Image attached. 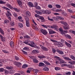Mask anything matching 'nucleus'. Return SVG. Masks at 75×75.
I'll return each mask as SVG.
<instances>
[{"label": "nucleus", "instance_id": "ea45409f", "mask_svg": "<svg viewBox=\"0 0 75 75\" xmlns=\"http://www.w3.org/2000/svg\"><path fill=\"white\" fill-rule=\"evenodd\" d=\"M4 23L5 24H6V23H9V20H4Z\"/></svg>", "mask_w": 75, "mask_h": 75}, {"label": "nucleus", "instance_id": "0eeeda50", "mask_svg": "<svg viewBox=\"0 0 75 75\" xmlns=\"http://www.w3.org/2000/svg\"><path fill=\"white\" fill-rule=\"evenodd\" d=\"M63 23L65 26H63L64 30H68V27H66V26L68 25V23L65 22H63Z\"/></svg>", "mask_w": 75, "mask_h": 75}, {"label": "nucleus", "instance_id": "393cba45", "mask_svg": "<svg viewBox=\"0 0 75 75\" xmlns=\"http://www.w3.org/2000/svg\"><path fill=\"white\" fill-rule=\"evenodd\" d=\"M39 64L38 65L39 66H40V67H42V66H44L45 64L42 62H40L39 63Z\"/></svg>", "mask_w": 75, "mask_h": 75}, {"label": "nucleus", "instance_id": "680f3d73", "mask_svg": "<svg viewBox=\"0 0 75 75\" xmlns=\"http://www.w3.org/2000/svg\"><path fill=\"white\" fill-rule=\"evenodd\" d=\"M67 67L70 68H72V65L70 64H69L67 65Z\"/></svg>", "mask_w": 75, "mask_h": 75}, {"label": "nucleus", "instance_id": "2eb2a0df", "mask_svg": "<svg viewBox=\"0 0 75 75\" xmlns=\"http://www.w3.org/2000/svg\"><path fill=\"white\" fill-rule=\"evenodd\" d=\"M49 34H55V33H56V32H55V31L53 30H52L49 31Z\"/></svg>", "mask_w": 75, "mask_h": 75}, {"label": "nucleus", "instance_id": "b1692460", "mask_svg": "<svg viewBox=\"0 0 75 75\" xmlns=\"http://www.w3.org/2000/svg\"><path fill=\"white\" fill-rule=\"evenodd\" d=\"M64 59L67 61H71V59L68 57H64Z\"/></svg>", "mask_w": 75, "mask_h": 75}, {"label": "nucleus", "instance_id": "69168bd1", "mask_svg": "<svg viewBox=\"0 0 75 75\" xmlns=\"http://www.w3.org/2000/svg\"><path fill=\"white\" fill-rule=\"evenodd\" d=\"M50 40L51 41L53 42H54V43H55V42H57V41H56V40H54L52 39H50Z\"/></svg>", "mask_w": 75, "mask_h": 75}, {"label": "nucleus", "instance_id": "49530a36", "mask_svg": "<svg viewBox=\"0 0 75 75\" xmlns=\"http://www.w3.org/2000/svg\"><path fill=\"white\" fill-rule=\"evenodd\" d=\"M31 71V69H30L29 68L28 70H27L26 71V72L27 73H28L29 74H30V71Z\"/></svg>", "mask_w": 75, "mask_h": 75}, {"label": "nucleus", "instance_id": "338daca9", "mask_svg": "<svg viewBox=\"0 0 75 75\" xmlns=\"http://www.w3.org/2000/svg\"><path fill=\"white\" fill-rule=\"evenodd\" d=\"M48 7L49 8H52V5H48Z\"/></svg>", "mask_w": 75, "mask_h": 75}, {"label": "nucleus", "instance_id": "dca6fc26", "mask_svg": "<svg viewBox=\"0 0 75 75\" xmlns=\"http://www.w3.org/2000/svg\"><path fill=\"white\" fill-rule=\"evenodd\" d=\"M65 43L68 47H69V48H70V47H71V44H69L68 43H67V42H65Z\"/></svg>", "mask_w": 75, "mask_h": 75}, {"label": "nucleus", "instance_id": "72a5a7b5", "mask_svg": "<svg viewBox=\"0 0 75 75\" xmlns=\"http://www.w3.org/2000/svg\"><path fill=\"white\" fill-rule=\"evenodd\" d=\"M13 9H14V10L15 11H16L17 12H19V11H20V10H19L17 8H13Z\"/></svg>", "mask_w": 75, "mask_h": 75}, {"label": "nucleus", "instance_id": "e2e57ef3", "mask_svg": "<svg viewBox=\"0 0 75 75\" xmlns=\"http://www.w3.org/2000/svg\"><path fill=\"white\" fill-rule=\"evenodd\" d=\"M23 50L26 51V50H28V47H25L23 49Z\"/></svg>", "mask_w": 75, "mask_h": 75}, {"label": "nucleus", "instance_id": "423d86ee", "mask_svg": "<svg viewBox=\"0 0 75 75\" xmlns=\"http://www.w3.org/2000/svg\"><path fill=\"white\" fill-rule=\"evenodd\" d=\"M40 31L41 32V33H42V34H44V35H46L47 34V31H46V30L42 29H41L40 30Z\"/></svg>", "mask_w": 75, "mask_h": 75}, {"label": "nucleus", "instance_id": "37998d69", "mask_svg": "<svg viewBox=\"0 0 75 75\" xmlns=\"http://www.w3.org/2000/svg\"><path fill=\"white\" fill-rule=\"evenodd\" d=\"M6 3V2H4V1L2 0L0 1V4H4Z\"/></svg>", "mask_w": 75, "mask_h": 75}, {"label": "nucleus", "instance_id": "6e6d98bb", "mask_svg": "<svg viewBox=\"0 0 75 75\" xmlns=\"http://www.w3.org/2000/svg\"><path fill=\"white\" fill-rule=\"evenodd\" d=\"M4 71V69L3 68L0 69V72H3Z\"/></svg>", "mask_w": 75, "mask_h": 75}, {"label": "nucleus", "instance_id": "39448f33", "mask_svg": "<svg viewBox=\"0 0 75 75\" xmlns=\"http://www.w3.org/2000/svg\"><path fill=\"white\" fill-rule=\"evenodd\" d=\"M50 26L51 28H54L55 30H58V27L56 25H54L52 26L50 25Z\"/></svg>", "mask_w": 75, "mask_h": 75}, {"label": "nucleus", "instance_id": "c85d7f7f", "mask_svg": "<svg viewBox=\"0 0 75 75\" xmlns=\"http://www.w3.org/2000/svg\"><path fill=\"white\" fill-rule=\"evenodd\" d=\"M27 67H28V65L26 64H23L22 67V68H26Z\"/></svg>", "mask_w": 75, "mask_h": 75}, {"label": "nucleus", "instance_id": "aec40b11", "mask_svg": "<svg viewBox=\"0 0 75 75\" xmlns=\"http://www.w3.org/2000/svg\"><path fill=\"white\" fill-rule=\"evenodd\" d=\"M43 62L46 65H50L51 64L48 62H47L46 61H43Z\"/></svg>", "mask_w": 75, "mask_h": 75}, {"label": "nucleus", "instance_id": "58836bf2", "mask_svg": "<svg viewBox=\"0 0 75 75\" xmlns=\"http://www.w3.org/2000/svg\"><path fill=\"white\" fill-rule=\"evenodd\" d=\"M9 72V74H14V71L12 70H10Z\"/></svg>", "mask_w": 75, "mask_h": 75}, {"label": "nucleus", "instance_id": "7ed1b4c3", "mask_svg": "<svg viewBox=\"0 0 75 75\" xmlns=\"http://www.w3.org/2000/svg\"><path fill=\"white\" fill-rule=\"evenodd\" d=\"M54 44L58 46L59 47H63L64 45L62 44L61 42H57L55 43H54Z\"/></svg>", "mask_w": 75, "mask_h": 75}, {"label": "nucleus", "instance_id": "9d476101", "mask_svg": "<svg viewBox=\"0 0 75 75\" xmlns=\"http://www.w3.org/2000/svg\"><path fill=\"white\" fill-rule=\"evenodd\" d=\"M17 1L20 7L22 8V7H23V6H22V2H21V1L19 0H17Z\"/></svg>", "mask_w": 75, "mask_h": 75}, {"label": "nucleus", "instance_id": "6e6552de", "mask_svg": "<svg viewBox=\"0 0 75 75\" xmlns=\"http://www.w3.org/2000/svg\"><path fill=\"white\" fill-rule=\"evenodd\" d=\"M28 4L30 7H34L33 4L32 3V2H29L28 3Z\"/></svg>", "mask_w": 75, "mask_h": 75}, {"label": "nucleus", "instance_id": "c03bdc74", "mask_svg": "<svg viewBox=\"0 0 75 75\" xmlns=\"http://www.w3.org/2000/svg\"><path fill=\"white\" fill-rule=\"evenodd\" d=\"M42 26L43 27H44V28H48V26L45 25H42Z\"/></svg>", "mask_w": 75, "mask_h": 75}, {"label": "nucleus", "instance_id": "20e7f679", "mask_svg": "<svg viewBox=\"0 0 75 75\" xmlns=\"http://www.w3.org/2000/svg\"><path fill=\"white\" fill-rule=\"evenodd\" d=\"M7 12L8 14H6V16H7V17L8 18V19H9L10 20H11V17H10V15L11 16V13H10V11H7Z\"/></svg>", "mask_w": 75, "mask_h": 75}, {"label": "nucleus", "instance_id": "a18cd8bd", "mask_svg": "<svg viewBox=\"0 0 75 75\" xmlns=\"http://www.w3.org/2000/svg\"><path fill=\"white\" fill-rule=\"evenodd\" d=\"M43 70L44 71H47L49 70V69L47 67H45L43 68Z\"/></svg>", "mask_w": 75, "mask_h": 75}, {"label": "nucleus", "instance_id": "7c9ffc66", "mask_svg": "<svg viewBox=\"0 0 75 75\" xmlns=\"http://www.w3.org/2000/svg\"><path fill=\"white\" fill-rule=\"evenodd\" d=\"M69 63L71 65H74L75 64V62L74 61L69 62Z\"/></svg>", "mask_w": 75, "mask_h": 75}, {"label": "nucleus", "instance_id": "5701e85b", "mask_svg": "<svg viewBox=\"0 0 75 75\" xmlns=\"http://www.w3.org/2000/svg\"><path fill=\"white\" fill-rule=\"evenodd\" d=\"M6 68L8 69H12L13 68V67L12 66L8 67L7 66L6 67Z\"/></svg>", "mask_w": 75, "mask_h": 75}, {"label": "nucleus", "instance_id": "774afa93", "mask_svg": "<svg viewBox=\"0 0 75 75\" xmlns=\"http://www.w3.org/2000/svg\"><path fill=\"white\" fill-rule=\"evenodd\" d=\"M71 33L74 35H75V31L74 30H71Z\"/></svg>", "mask_w": 75, "mask_h": 75}, {"label": "nucleus", "instance_id": "0e129e2a", "mask_svg": "<svg viewBox=\"0 0 75 75\" xmlns=\"http://www.w3.org/2000/svg\"><path fill=\"white\" fill-rule=\"evenodd\" d=\"M54 58H56V59H58V60H60V58L59 57H58L57 56H55L54 57Z\"/></svg>", "mask_w": 75, "mask_h": 75}, {"label": "nucleus", "instance_id": "bb28decb", "mask_svg": "<svg viewBox=\"0 0 75 75\" xmlns=\"http://www.w3.org/2000/svg\"><path fill=\"white\" fill-rule=\"evenodd\" d=\"M33 71H34V73H35V75H37V73L38 72V70L37 69L34 70Z\"/></svg>", "mask_w": 75, "mask_h": 75}, {"label": "nucleus", "instance_id": "473e14b6", "mask_svg": "<svg viewBox=\"0 0 75 75\" xmlns=\"http://www.w3.org/2000/svg\"><path fill=\"white\" fill-rule=\"evenodd\" d=\"M0 33H1V34H2V35H3L4 34V31H3V30L1 28H0Z\"/></svg>", "mask_w": 75, "mask_h": 75}, {"label": "nucleus", "instance_id": "a19ab883", "mask_svg": "<svg viewBox=\"0 0 75 75\" xmlns=\"http://www.w3.org/2000/svg\"><path fill=\"white\" fill-rule=\"evenodd\" d=\"M70 58L73 59V60H75V57L73 55H71Z\"/></svg>", "mask_w": 75, "mask_h": 75}, {"label": "nucleus", "instance_id": "4c0bfd02", "mask_svg": "<svg viewBox=\"0 0 75 75\" xmlns=\"http://www.w3.org/2000/svg\"><path fill=\"white\" fill-rule=\"evenodd\" d=\"M50 11H49L48 10H46V14H50Z\"/></svg>", "mask_w": 75, "mask_h": 75}, {"label": "nucleus", "instance_id": "603ef678", "mask_svg": "<svg viewBox=\"0 0 75 75\" xmlns=\"http://www.w3.org/2000/svg\"><path fill=\"white\" fill-rule=\"evenodd\" d=\"M13 16H14V17H17V13H14L13 14Z\"/></svg>", "mask_w": 75, "mask_h": 75}, {"label": "nucleus", "instance_id": "79ce46f5", "mask_svg": "<svg viewBox=\"0 0 75 75\" xmlns=\"http://www.w3.org/2000/svg\"><path fill=\"white\" fill-rule=\"evenodd\" d=\"M62 13L63 16H67V14L64 12H62Z\"/></svg>", "mask_w": 75, "mask_h": 75}, {"label": "nucleus", "instance_id": "4be33fe9", "mask_svg": "<svg viewBox=\"0 0 75 75\" xmlns=\"http://www.w3.org/2000/svg\"><path fill=\"white\" fill-rule=\"evenodd\" d=\"M59 63H60V64H63L64 63H65L64 61L62 60H61L60 59L59 60Z\"/></svg>", "mask_w": 75, "mask_h": 75}, {"label": "nucleus", "instance_id": "4468645a", "mask_svg": "<svg viewBox=\"0 0 75 75\" xmlns=\"http://www.w3.org/2000/svg\"><path fill=\"white\" fill-rule=\"evenodd\" d=\"M18 27L19 28H22L23 27V25L21 23H18Z\"/></svg>", "mask_w": 75, "mask_h": 75}, {"label": "nucleus", "instance_id": "e433bc0d", "mask_svg": "<svg viewBox=\"0 0 75 75\" xmlns=\"http://www.w3.org/2000/svg\"><path fill=\"white\" fill-rule=\"evenodd\" d=\"M56 8H60L61 7V6L58 4H57L56 5Z\"/></svg>", "mask_w": 75, "mask_h": 75}, {"label": "nucleus", "instance_id": "4d7b16f0", "mask_svg": "<svg viewBox=\"0 0 75 75\" xmlns=\"http://www.w3.org/2000/svg\"><path fill=\"white\" fill-rule=\"evenodd\" d=\"M52 51L53 53H55L56 52V50L54 48H53L52 49Z\"/></svg>", "mask_w": 75, "mask_h": 75}, {"label": "nucleus", "instance_id": "f257e3e1", "mask_svg": "<svg viewBox=\"0 0 75 75\" xmlns=\"http://www.w3.org/2000/svg\"><path fill=\"white\" fill-rule=\"evenodd\" d=\"M26 16H25V18L26 21V24L27 27L30 26V19L28 17L31 16V13L29 11H27L25 13Z\"/></svg>", "mask_w": 75, "mask_h": 75}, {"label": "nucleus", "instance_id": "c9c22d12", "mask_svg": "<svg viewBox=\"0 0 75 75\" xmlns=\"http://www.w3.org/2000/svg\"><path fill=\"white\" fill-rule=\"evenodd\" d=\"M33 61L35 63H38V61L35 59H33Z\"/></svg>", "mask_w": 75, "mask_h": 75}, {"label": "nucleus", "instance_id": "f03ea898", "mask_svg": "<svg viewBox=\"0 0 75 75\" xmlns=\"http://www.w3.org/2000/svg\"><path fill=\"white\" fill-rule=\"evenodd\" d=\"M23 42V43H24V44H27V45H30V46L32 47H35V45L34 44V42H31L30 44L28 43V40H26L25 42Z\"/></svg>", "mask_w": 75, "mask_h": 75}, {"label": "nucleus", "instance_id": "2f4dec72", "mask_svg": "<svg viewBox=\"0 0 75 75\" xmlns=\"http://www.w3.org/2000/svg\"><path fill=\"white\" fill-rule=\"evenodd\" d=\"M38 58H40V59H42V58H45V57L43 55L38 56Z\"/></svg>", "mask_w": 75, "mask_h": 75}, {"label": "nucleus", "instance_id": "a211bd4d", "mask_svg": "<svg viewBox=\"0 0 75 75\" xmlns=\"http://www.w3.org/2000/svg\"><path fill=\"white\" fill-rule=\"evenodd\" d=\"M41 48L42 50H43L44 51H48V49L45 47H44V46H42Z\"/></svg>", "mask_w": 75, "mask_h": 75}, {"label": "nucleus", "instance_id": "052dcab7", "mask_svg": "<svg viewBox=\"0 0 75 75\" xmlns=\"http://www.w3.org/2000/svg\"><path fill=\"white\" fill-rule=\"evenodd\" d=\"M62 10L61 9H57L55 11L56 12H59V11H62Z\"/></svg>", "mask_w": 75, "mask_h": 75}, {"label": "nucleus", "instance_id": "09e8293b", "mask_svg": "<svg viewBox=\"0 0 75 75\" xmlns=\"http://www.w3.org/2000/svg\"><path fill=\"white\" fill-rule=\"evenodd\" d=\"M22 51L23 52L24 54H25L26 55H27V52H25L24 51H23L22 50Z\"/></svg>", "mask_w": 75, "mask_h": 75}, {"label": "nucleus", "instance_id": "ddd939ff", "mask_svg": "<svg viewBox=\"0 0 75 75\" xmlns=\"http://www.w3.org/2000/svg\"><path fill=\"white\" fill-rule=\"evenodd\" d=\"M57 18L60 20H64V18L61 16H57Z\"/></svg>", "mask_w": 75, "mask_h": 75}, {"label": "nucleus", "instance_id": "13d9d810", "mask_svg": "<svg viewBox=\"0 0 75 75\" xmlns=\"http://www.w3.org/2000/svg\"><path fill=\"white\" fill-rule=\"evenodd\" d=\"M21 63L20 62H18L17 66H18V67H19V66H21Z\"/></svg>", "mask_w": 75, "mask_h": 75}, {"label": "nucleus", "instance_id": "412c9836", "mask_svg": "<svg viewBox=\"0 0 75 75\" xmlns=\"http://www.w3.org/2000/svg\"><path fill=\"white\" fill-rule=\"evenodd\" d=\"M65 37L66 38H68L70 39L71 38V37L70 36V35H69L68 34H65L64 35Z\"/></svg>", "mask_w": 75, "mask_h": 75}, {"label": "nucleus", "instance_id": "de8ad7c7", "mask_svg": "<svg viewBox=\"0 0 75 75\" xmlns=\"http://www.w3.org/2000/svg\"><path fill=\"white\" fill-rule=\"evenodd\" d=\"M24 37L25 38H30V36L27 35L24 36Z\"/></svg>", "mask_w": 75, "mask_h": 75}, {"label": "nucleus", "instance_id": "9b49d317", "mask_svg": "<svg viewBox=\"0 0 75 75\" xmlns=\"http://www.w3.org/2000/svg\"><path fill=\"white\" fill-rule=\"evenodd\" d=\"M39 18L41 20V22H44L45 21V19H44V18L42 16H40Z\"/></svg>", "mask_w": 75, "mask_h": 75}, {"label": "nucleus", "instance_id": "f8f14e48", "mask_svg": "<svg viewBox=\"0 0 75 75\" xmlns=\"http://www.w3.org/2000/svg\"><path fill=\"white\" fill-rule=\"evenodd\" d=\"M10 45L11 47H14V42L11 41H11L10 42Z\"/></svg>", "mask_w": 75, "mask_h": 75}, {"label": "nucleus", "instance_id": "5fc2aeb1", "mask_svg": "<svg viewBox=\"0 0 75 75\" xmlns=\"http://www.w3.org/2000/svg\"><path fill=\"white\" fill-rule=\"evenodd\" d=\"M47 18L49 20H50V21H54L53 20V19H51L49 17H48Z\"/></svg>", "mask_w": 75, "mask_h": 75}, {"label": "nucleus", "instance_id": "6ab92c4d", "mask_svg": "<svg viewBox=\"0 0 75 75\" xmlns=\"http://www.w3.org/2000/svg\"><path fill=\"white\" fill-rule=\"evenodd\" d=\"M62 31V33H61V34H62V35H64L65 34H66L68 33L67 31H65V30H63Z\"/></svg>", "mask_w": 75, "mask_h": 75}, {"label": "nucleus", "instance_id": "bf43d9fd", "mask_svg": "<svg viewBox=\"0 0 75 75\" xmlns=\"http://www.w3.org/2000/svg\"><path fill=\"white\" fill-rule=\"evenodd\" d=\"M71 5L74 7H75V4L73 3H71Z\"/></svg>", "mask_w": 75, "mask_h": 75}, {"label": "nucleus", "instance_id": "a878e982", "mask_svg": "<svg viewBox=\"0 0 75 75\" xmlns=\"http://www.w3.org/2000/svg\"><path fill=\"white\" fill-rule=\"evenodd\" d=\"M7 7L8 8H10L11 9H12V8H13V7H12V6H11L10 4H7Z\"/></svg>", "mask_w": 75, "mask_h": 75}, {"label": "nucleus", "instance_id": "f3484780", "mask_svg": "<svg viewBox=\"0 0 75 75\" xmlns=\"http://www.w3.org/2000/svg\"><path fill=\"white\" fill-rule=\"evenodd\" d=\"M32 52L33 53L38 54V53L39 52V51L38 50H33Z\"/></svg>", "mask_w": 75, "mask_h": 75}, {"label": "nucleus", "instance_id": "3c124183", "mask_svg": "<svg viewBox=\"0 0 75 75\" xmlns=\"http://www.w3.org/2000/svg\"><path fill=\"white\" fill-rule=\"evenodd\" d=\"M10 24L11 25H12V26H14V22L13 21H12L11 22Z\"/></svg>", "mask_w": 75, "mask_h": 75}, {"label": "nucleus", "instance_id": "8fccbe9b", "mask_svg": "<svg viewBox=\"0 0 75 75\" xmlns=\"http://www.w3.org/2000/svg\"><path fill=\"white\" fill-rule=\"evenodd\" d=\"M0 37L1 38V41H3V38H4L3 37V36L2 35H0Z\"/></svg>", "mask_w": 75, "mask_h": 75}, {"label": "nucleus", "instance_id": "f704fd0d", "mask_svg": "<svg viewBox=\"0 0 75 75\" xmlns=\"http://www.w3.org/2000/svg\"><path fill=\"white\" fill-rule=\"evenodd\" d=\"M56 70V71H58L59 70H60L61 69L60 68L58 67H56L54 68Z\"/></svg>", "mask_w": 75, "mask_h": 75}, {"label": "nucleus", "instance_id": "cd10ccee", "mask_svg": "<svg viewBox=\"0 0 75 75\" xmlns=\"http://www.w3.org/2000/svg\"><path fill=\"white\" fill-rule=\"evenodd\" d=\"M71 72L69 71L68 72H67L65 73H64V75H71Z\"/></svg>", "mask_w": 75, "mask_h": 75}, {"label": "nucleus", "instance_id": "c756f323", "mask_svg": "<svg viewBox=\"0 0 75 75\" xmlns=\"http://www.w3.org/2000/svg\"><path fill=\"white\" fill-rule=\"evenodd\" d=\"M2 8L4 10H10L8 8L6 7L5 6H3Z\"/></svg>", "mask_w": 75, "mask_h": 75}, {"label": "nucleus", "instance_id": "864d4df0", "mask_svg": "<svg viewBox=\"0 0 75 75\" xmlns=\"http://www.w3.org/2000/svg\"><path fill=\"white\" fill-rule=\"evenodd\" d=\"M47 18L49 20H50V21H54L53 20V19H51L49 17H48Z\"/></svg>", "mask_w": 75, "mask_h": 75}, {"label": "nucleus", "instance_id": "1a4fd4ad", "mask_svg": "<svg viewBox=\"0 0 75 75\" xmlns=\"http://www.w3.org/2000/svg\"><path fill=\"white\" fill-rule=\"evenodd\" d=\"M56 51L57 52H58L59 54H60V55H63V54H64V52H63L62 51L59 50V49H57Z\"/></svg>", "mask_w": 75, "mask_h": 75}]
</instances>
